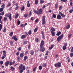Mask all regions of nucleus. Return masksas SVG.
Segmentation results:
<instances>
[{"label": "nucleus", "instance_id": "obj_14", "mask_svg": "<svg viewBox=\"0 0 73 73\" xmlns=\"http://www.w3.org/2000/svg\"><path fill=\"white\" fill-rule=\"evenodd\" d=\"M9 19L10 21H11V20H12V14H10L9 15Z\"/></svg>", "mask_w": 73, "mask_h": 73}, {"label": "nucleus", "instance_id": "obj_18", "mask_svg": "<svg viewBox=\"0 0 73 73\" xmlns=\"http://www.w3.org/2000/svg\"><path fill=\"white\" fill-rule=\"evenodd\" d=\"M0 15L1 16H3L4 15V11H3L2 13H1Z\"/></svg>", "mask_w": 73, "mask_h": 73}, {"label": "nucleus", "instance_id": "obj_7", "mask_svg": "<svg viewBox=\"0 0 73 73\" xmlns=\"http://www.w3.org/2000/svg\"><path fill=\"white\" fill-rule=\"evenodd\" d=\"M44 40H42L41 44L40 45V46H44Z\"/></svg>", "mask_w": 73, "mask_h": 73}, {"label": "nucleus", "instance_id": "obj_51", "mask_svg": "<svg viewBox=\"0 0 73 73\" xmlns=\"http://www.w3.org/2000/svg\"><path fill=\"white\" fill-rule=\"evenodd\" d=\"M7 20V18L4 17L3 19V21H6Z\"/></svg>", "mask_w": 73, "mask_h": 73}, {"label": "nucleus", "instance_id": "obj_53", "mask_svg": "<svg viewBox=\"0 0 73 73\" xmlns=\"http://www.w3.org/2000/svg\"><path fill=\"white\" fill-rule=\"evenodd\" d=\"M73 53H71L70 54V56L71 57H73Z\"/></svg>", "mask_w": 73, "mask_h": 73}, {"label": "nucleus", "instance_id": "obj_19", "mask_svg": "<svg viewBox=\"0 0 73 73\" xmlns=\"http://www.w3.org/2000/svg\"><path fill=\"white\" fill-rule=\"evenodd\" d=\"M11 5V3L10 2H8V3L7 5V6L8 7H10Z\"/></svg>", "mask_w": 73, "mask_h": 73}, {"label": "nucleus", "instance_id": "obj_42", "mask_svg": "<svg viewBox=\"0 0 73 73\" xmlns=\"http://www.w3.org/2000/svg\"><path fill=\"white\" fill-rule=\"evenodd\" d=\"M70 52L71 53H73V47H72L71 50H70Z\"/></svg>", "mask_w": 73, "mask_h": 73}, {"label": "nucleus", "instance_id": "obj_41", "mask_svg": "<svg viewBox=\"0 0 73 73\" xmlns=\"http://www.w3.org/2000/svg\"><path fill=\"white\" fill-rule=\"evenodd\" d=\"M3 11V8H1L0 9V12H1Z\"/></svg>", "mask_w": 73, "mask_h": 73}, {"label": "nucleus", "instance_id": "obj_58", "mask_svg": "<svg viewBox=\"0 0 73 73\" xmlns=\"http://www.w3.org/2000/svg\"><path fill=\"white\" fill-rule=\"evenodd\" d=\"M41 33L42 35H44V32L43 31H41Z\"/></svg>", "mask_w": 73, "mask_h": 73}, {"label": "nucleus", "instance_id": "obj_57", "mask_svg": "<svg viewBox=\"0 0 73 73\" xmlns=\"http://www.w3.org/2000/svg\"><path fill=\"white\" fill-rule=\"evenodd\" d=\"M28 52H29V51H26L25 53V54H28Z\"/></svg>", "mask_w": 73, "mask_h": 73}, {"label": "nucleus", "instance_id": "obj_16", "mask_svg": "<svg viewBox=\"0 0 73 73\" xmlns=\"http://www.w3.org/2000/svg\"><path fill=\"white\" fill-rule=\"evenodd\" d=\"M61 33L60 31L58 32V33L56 34V36H59L60 35H61Z\"/></svg>", "mask_w": 73, "mask_h": 73}, {"label": "nucleus", "instance_id": "obj_56", "mask_svg": "<svg viewBox=\"0 0 73 73\" xmlns=\"http://www.w3.org/2000/svg\"><path fill=\"white\" fill-rule=\"evenodd\" d=\"M5 7V5L4 4H3L2 6L1 7L2 8H4Z\"/></svg>", "mask_w": 73, "mask_h": 73}, {"label": "nucleus", "instance_id": "obj_3", "mask_svg": "<svg viewBox=\"0 0 73 73\" xmlns=\"http://www.w3.org/2000/svg\"><path fill=\"white\" fill-rule=\"evenodd\" d=\"M54 66L55 67L58 66V68H60L61 66V64L59 62H58L57 63H56L54 64Z\"/></svg>", "mask_w": 73, "mask_h": 73}, {"label": "nucleus", "instance_id": "obj_55", "mask_svg": "<svg viewBox=\"0 0 73 73\" xmlns=\"http://www.w3.org/2000/svg\"><path fill=\"white\" fill-rule=\"evenodd\" d=\"M61 16L62 17H63V18H64V17H65V15H63V14Z\"/></svg>", "mask_w": 73, "mask_h": 73}, {"label": "nucleus", "instance_id": "obj_37", "mask_svg": "<svg viewBox=\"0 0 73 73\" xmlns=\"http://www.w3.org/2000/svg\"><path fill=\"white\" fill-rule=\"evenodd\" d=\"M2 29V25L0 24V31H1Z\"/></svg>", "mask_w": 73, "mask_h": 73}, {"label": "nucleus", "instance_id": "obj_8", "mask_svg": "<svg viewBox=\"0 0 73 73\" xmlns=\"http://www.w3.org/2000/svg\"><path fill=\"white\" fill-rule=\"evenodd\" d=\"M57 19L58 20H60L61 19V16L60 14H58L57 16Z\"/></svg>", "mask_w": 73, "mask_h": 73}, {"label": "nucleus", "instance_id": "obj_5", "mask_svg": "<svg viewBox=\"0 0 73 73\" xmlns=\"http://www.w3.org/2000/svg\"><path fill=\"white\" fill-rule=\"evenodd\" d=\"M42 25H44L45 24V16L43 17L42 19Z\"/></svg>", "mask_w": 73, "mask_h": 73}, {"label": "nucleus", "instance_id": "obj_21", "mask_svg": "<svg viewBox=\"0 0 73 73\" xmlns=\"http://www.w3.org/2000/svg\"><path fill=\"white\" fill-rule=\"evenodd\" d=\"M54 47V45H52L51 46V47H49V49H52Z\"/></svg>", "mask_w": 73, "mask_h": 73}, {"label": "nucleus", "instance_id": "obj_49", "mask_svg": "<svg viewBox=\"0 0 73 73\" xmlns=\"http://www.w3.org/2000/svg\"><path fill=\"white\" fill-rule=\"evenodd\" d=\"M31 15H32V12L31 11H30L29 15V17L31 16Z\"/></svg>", "mask_w": 73, "mask_h": 73}, {"label": "nucleus", "instance_id": "obj_29", "mask_svg": "<svg viewBox=\"0 0 73 73\" xmlns=\"http://www.w3.org/2000/svg\"><path fill=\"white\" fill-rule=\"evenodd\" d=\"M73 9H71L70 10L69 12L70 13H72V12H73Z\"/></svg>", "mask_w": 73, "mask_h": 73}, {"label": "nucleus", "instance_id": "obj_23", "mask_svg": "<svg viewBox=\"0 0 73 73\" xmlns=\"http://www.w3.org/2000/svg\"><path fill=\"white\" fill-rule=\"evenodd\" d=\"M38 29V28L37 27L34 30V32H37V31Z\"/></svg>", "mask_w": 73, "mask_h": 73}, {"label": "nucleus", "instance_id": "obj_10", "mask_svg": "<svg viewBox=\"0 0 73 73\" xmlns=\"http://www.w3.org/2000/svg\"><path fill=\"white\" fill-rule=\"evenodd\" d=\"M55 31V29L53 27H52L50 30L51 32H54Z\"/></svg>", "mask_w": 73, "mask_h": 73}, {"label": "nucleus", "instance_id": "obj_27", "mask_svg": "<svg viewBox=\"0 0 73 73\" xmlns=\"http://www.w3.org/2000/svg\"><path fill=\"white\" fill-rule=\"evenodd\" d=\"M27 56H25L24 57V61H26V60H27Z\"/></svg>", "mask_w": 73, "mask_h": 73}, {"label": "nucleus", "instance_id": "obj_4", "mask_svg": "<svg viewBox=\"0 0 73 73\" xmlns=\"http://www.w3.org/2000/svg\"><path fill=\"white\" fill-rule=\"evenodd\" d=\"M42 12L41 9H39V11L38 10L36 11V13L37 15H40V14H41V13Z\"/></svg>", "mask_w": 73, "mask_h": 73}, {"label": "nucleus", "instance_id": "obj_31", "mask_svg": "<svg viewBox=\"0 0 73 73\" xmlns=\"http://www.w3.org/2000/svg\"><path fill=\"white\" fill-rule=\"evenodd\" d=\"M63 50H65L66 49V46H63L62 47Z\"/></svg>", "mask_w": 73, "mask_h": 73}, {"label": "nucleus", "instance_id": "obj_59", "mask_svg": "<svg viewBox=\"0 0 73 73\" xmlns=\"http://www.w3.org/2000/svg\"><path fill=\"white\" fill-rule=\"evenodd\" d=\"M27 14H25L24 15L25 17H27Z\"/></svg>", "mask_w": 73, "mask_h": 73}, {"label": "nucleus", "instance_id": "obj_22", "mask_svg": "<svg viewBox=\"0 0 73 73\" xmlns=\"http://www.w3.org/2000/svg\"><path fill=\"white\" fill-rule=\"evenodd\" d=\"M10 68L11 69V70H12V71H13V70H14L15 69V68H13L12 66H11L10 67Z\"/></svg>", "mask_w": 73, "mask_h": 73}, {"label": "nucleus", "instance_id": "obj_30", "mask_svg": "<svg viewBox=\"0 0 73 73\" xmlns=\"http://www.w3.org/2000/svg\"><path fill=\"white\" fill-rule=\"evenodd\" d=\"M13 32H11L10 34H9V36H12L13 35Z\"/></svg>", "mask_w": 73, "mask_h": 73}, {"label": "nucleus", "instance_id": "obj_13", "mask_svg": "<svg viewBox=\"0 0 73 73\" xmlns=\"http://www.w3.org/2000/svg\"><path fill=\"white\" fill-rule=\"evenodd\" d=\"M30 54L31 55H33V54H34V51L33 50H30Z\"/></svg>", "mask_w": 73, "mask_h": 73}, {"label": "nucleus", "instance_id": "obj_61", "mask_svg": "<svg viewBox=\"0 0 73 73\" xmlns=\"http://www.w3.org/2000/svg\"><path fill=\"white\" fill-rule=\"evenodd\" d=\"M27 7H30V4H27Z\"/></svg>", "mask_w": 73, "mask_h": 73}, {"label": "nucleus", "instance_id": "obj_25", "mask_svg": "<svg viewBox=\"0 0 73 73\" xmlns=\"http://www.w3.org/2000/svg\"><path fill=\"white\" fill-rule=\"evenodd\" d=\"M35 4L37 5L38 4V0H36L35 1Z\"/></svg>", "mask_w": 73, "mask_h": 73}, {"label": "nucleus", "instance_id": "obj_17", "mask_svg": "<svg viewBox=\"0 0 73 73\" xmlns=\"http://www.w3.org/2000/svg\"><path fill=\"white\" fill-rule=\"evenodd\" d=\"M55 9H57L58 8V5L56 4L55 5Z\"/></svg>", "mask_w": 73, "mask_h": 73}, {"label": "nucleus", "instance_id": "obj_32", "mask_svg": "<svg viewBox=\"0 0 73 73\" xmlns=\"http://www.w3.org/2000/svg\"><path fill=\"white\" fill-rule=\"evenodd\" d=\"M43 67H46V64L45 63H43L42 64Z\"/></svg>", "mask_w": 73, "mask_h": 73}, {"label": "nucleus", "instance_id": "obj_52", "mask_svg": "<svg viewBox=\"0 0 73 73\" xmlns=\"http://www.w3.org/2000/svg\"><path fill=\"white\" fill-rule=\"evenodd\" d=\"M48 53H49V52L48 51L46 52V53L45 55L46 56H47V55L48 54Z\"/></svg>", "mask_w": 73, "mask_h": 73}, {"label": "nucleus", "instance_id": "obj_28", "mask_svg": "<svg viewBox=\"0 0 73 73\" xmlns=\"http://www.w3.org/2000/svg\"><path fill=\"white\" fill-rule=\"evenodd\" d=\"M62 8H63V7H62V6H60L59 7V10H61V9H62Z\"/></svg>", "mask_w": 73, "mask_h": 73}, {"label": "nucleus", "instance_id": "obj_47", "mask_svg": "<svg viewBox=\"0 0 73 73\" xmlns=\"http://www.w3.org/2000/svg\"><path fill=\"white\" fill-rule=\"evenodd\" d=\"M21 27H22V28H24V24H22L21 25Z\"/></svg>", "mask_w": 73, "mask_h": 73}, {"label": "nucleus", "instance_id": "obj_1", "mask_svg": "<svg viewBox=\"0 0 73 73\" xmlns=\"http://www.w3.org/2000/svg\"><path fill=\"white\" fill-rule=\"evenodd\" d=\"M25 65H23V64H21L19 66V69L20 70V72L21 73H23V70H25Z\"/></svg>", "mask_w": 73, "mask_h": 73}, {"label": "nucleus", "instance_id": "obj_36", "mask_svg": "<svg viewBox=\"0 0 73 73\" xmlns=\"http://www.w3.org/2000/svg\"><path fill=\"white\" fill-rule=\"evenodd\" d=\"M40 3L41 4H42L44 3V0H40Z\"/></svg>", "mask_w": 73, "mask_h": 73}, {"label": "nucleus", "instance_id": "obj_39", "mask_svg": "<svg viewBox=\"0 0 73 73\" xmlns=\"http://www.w3.org/2000/svg\"><path fill=\"white\" fill-rule=\"evenodd\" d=\"M14 40L15 41H17V38H16V36H14Z\"/></svg>", "mask_w": 73, "mask_h": 73}, {"label": "nucleus", "instance_id": "obj_48", "mask_svg": "<svg viewBox=\"0 0 73 73\" xmlns=\"http://www.w3.org/2000/svg\"><path fill=\"white\" fill-rule=\"evenodd\" d=\"M0 64H1V65H3V61H0Z\"/></svg>", "mask_w": 73, "mask_h": 73}, {"label": "nucleus", "instance_id": "obj_64", "mask_svg": "<svg viewBox=\"0 0 73 73\" xmlns=\"http://www.w3.org/2000/svg\"><path fill=\"white\" fill-rule=\"evenodd\" d=\"M17 60L18 61H19V60L20 59V57H17Z\"/></svg>", "mask_w": 73, "mask_h": 73}, {"label": "nucleus", "instance_id": "obj_54", "mask_svg": "<svg viewBox=\"0 0 73 73\" xmlns=\"http://www.w3.org/2000/svg\"><path fill=\"white\" fill-rule=\"evenodd\" d=\"M13 64V62H10V66H11V65H12Z\"/></svg>", "mask_w": 73, "mask_h": 73}, {"label": "nucleus", "instance_id": "obj_43", "mask_svg": "<svg viewBox=\"0 0 73 73\" xmlns=\"http://www.w3.org/2000/svg\"><path fill=\"white\" fill-rule=\"evenodd\" d=\"M20 21H17V24L18 25H20Z\"/></svg>", "mask_w": 73, "mask_h": 73}, {"label": "nucleus", "instance_id": "obj_45", "mask_svg": "<svg viewBox=\"0 0 73 73\" xmlns=\"http://www.w3.org/2000/svg\"><path fill=\"white\" fill-rule=\"evenodd\" d=\"M35 41L36 42H38L39 41V40H38V38H36L35 39Z\"/></svg>", "mask_w": 73, "mask_h": 73}, {"label": "nucleus", "instance_id": "obj_9", "mask_svg": "<svg viewBox=\"0 0 73 73\" xmlns=\"http://www.w3.org/2000/svg\"><path fill=\"white\" fill-rule=\"evenodd\" d=\"M19 17V14L17 13H16L15 15V17L16 19L17 18Z\"/></svg>", "mask_w": 73, "mask_h": 73}, {"label": "nucleus", "instance_id": "obj_34", "mask_svg": "<svg viewBox=\"0 0 73 73\" xmlns=\"http://www.w3.org/2000/svg\"><path fill=\"white\" fill-rule=\"evenodd\" d=\"M6 28L5 27L4 28V29L3 30V32H4V33H5V32H6Z\"/></svg>", "mask_w": 73, "mask_h": 73}, {"label": "nucleus", "instance_id": "obj_62", "mask_svg": "<svg viewBox=\"0 0 73 73\" xmlns=\"http://www.w3.org/2000/svg\"><path fill=\"white\" fill-rule=\"evenodd\" d=\"M3 54H6V53H7L6 51H5V50L3 51Z\"/></svg>", "mask_w": 73, "mask_h": 73}, {"label": "nucleus", "instance_id": "obj_12", "mask_svg": "<svg viewBox=\"0 0 73 73\" xmlns=\"http://www.w3.org/2000/svg\"><path fill=\"white\" fill-rule=\"evenodd\" d=\"M9 64V61H7L5 63V65L7 66H8V64Z\"/></svg>", "mask_w": 73, "mask_h": 73}, {"label": "nucleus", "instance_id": "obj_33", "mask_svg": "<svg viewBox=\"0 0 73 73\" xmlns=\"http://www.w3.org/2000/svg\"><path fill=\"white\" fill-rule=\"evenodd\" d=\"M27 42H28V41H24L23 44L24 45H25V44H27Z\"/></svg>", "mask_w": 73, "mask_h": 73}, {"label": "nucleus", "instance_id": "obj_11", "mask_svg": "<svg viewBox=\"0 0 73 73\" xmlns=\"http://www.w3.org/2000/svg\"><path fill=\"white\" fill-rule=\"evenodd\" d=\"M26 37V36L25 35H22L21 37V38L23 39V38H25Z\"/></svg>", "mask_w": 73, "mask_h": 73}, {"label": "nucleus", "instance_id": "obj_50", "mask_svg": "<svg viewBox=\"0 0 73 73\" xmlns=\"http://www.w3.org/2000/svg\"><path fill=\"white\" fill-rule=\"evenodd\" d=\"M21 50V47H19L18 48V50L19 51H20Z\"/></svg>", "mask_w": 73, "mask_h": 73}, {"label": "nucleus", "instance_id": "obj_44", "mask_svg": "<svg viewBox=\"0 0 73 73\" xmlns=\"http://www.w3.org/2000/svg\"><path fill=\"white\" fill-rule=\"evenodd\" d=\"M36 67H35L33 69V72H35V70H36Z\"/></svg>", "mask_w": 73, "mask_h": 73}, {"label": "nucleus", "instance_id": "obj_38", "mask_svg": "<svg viewBox=\"0 0 73 73\" xmlns=\"http://www.w3.org/2000/svg\"><path fill=\"white\" fill-rule=\"evenodd\" d=\"M52 14L53 15V17L54 18H56V15L54 14L53 13H52Z\"/></svg>", "mask_w": 73, "mask_h": 73}, {"label": "nucleus", "instance_id": "obj_6", "mask_svg": "<svg viewBox=\"0 0 73 73\" xmlns=\"http://www.w3.org/2000/svg\"><path fill=\"white\" fill-rule=\"evenodd\" d=\"M43 46H40V50L42 52H43L45 50V48L43 47Z\"/></svg>", "mask_w": 73, "mask_h": 73}, {"label": "nucleus", "instance_id": "obj_20", "mask_svg": "<svg viewBox=\"0 0 73 73\" xmlns=\"http://www.w3.org/2000/svg\"><path fill=\"white\" fill-rule=\"evenodd\" d=\"M28 34L29 35H31L32 34V31L30 30L28 32Z\"/></svg>", "mask_w": 73, "mask_h": 73}, {"label": "nucleus", "instance_id": "obj_60", "mask_svg": "<svg viewBox=\"0 0 73 73\" xmlns=\"http://www.w3.org/2000/svg\"><path fill=\"white\" fill-rule=\"evenodd\" d=\"M25 35H28V34L27 33V32H25Z\"/></svg>", "mask_w": 73, "mask_h": 73}, {"label": "nucleus", "instance_id": "obj_35", "mask_svg": "<svg viewBox=\"0 0 73 73\" xmlns=\"http://www.w3.org/2000/svg\"><path fill=\"white\" fill-rule=\"evenodd\" d=\"M5 17H9V15L8 14H6L5 15Z\"/></svg>", "mask_w": 73, "mask_h": 73}, {"label": "nucleus", "instance_id": "obj_15", "mask_svg": "<svg viewBox=\"0 0 73 73\" xmlns=\"http://www.w3.org/2000/svg\"><path fill=\"white\" fill-rule=\"evenodd\" d=\"M23 56H24V53H22L20 54V57L22 58V57H23Z\"/></svg>", "mask_w": 73, "mask_h": 73}, {"label": "nucleus", "instance_id": "obj_40", "mask_svg": "<svg viewBox=\"0 0 73 73\" xmlns=\"http://www.w3.org/2000/svg\"><path fill=\"white\" fill-rule=\"evenodd\" d=\"M69 28H70V25H68L66 27V29H69Z\"/></svg>", "mask_w": 73, "mask_h": 73}, {"label": "nucleus", "instance_id": "obj_63", "mask_svg": "<svg viewBox=\"0 0 73 73\" xmlns=\"http://www.w3.org/2000/svg\"><path fill=\"white\" fill-rule=\"evenodd\" d=\"M19 6H17V7H16V8H15V9L16 10H17V9H19Z\"/></svg>", "mask_w": 73, "mask_h": 73}, {"label": "nucleus", "instance_id": "obj_2", "mask_svg": "<svg viewBox=\"0 0 73 73\" xmlns=\"http://www.w3.org/2000/svg\"><path fill=\"white\" fill-rule=\"evenodd\" d=\"M63 36H64V35H63V34H62L61 35L58 37V38H57V40L58 42H59L60 40L62 39L63 37Z\"/></svg>", "mask_w": 73, "mask_h": 73}, {"label": "nucleus", "instance_id": "obj_26", "mask_svg": "<svg viewBox=\"0 0 73 73\" xmlns=\"http://www.w3.org/2000/svg\"><path fill=\"white\" fill-rule=\"evenodd\" d=\"M39 69V70H41V69H42V66H39L38 67Z\"/></svg>", "mask_w": 73, "mask_h": 73}, {"label": "nucleus", "instance_id": "obj_46", "mask_svg": "<svg viewBox=\"0 0 73 73\" xmlns=\"http://www.w3.org/2000/svg\"><path fill=\"white\" fill-rule=\"evenodd\" d=\"M25 9V7L24 6H23L22 7V9H21V11H23V10H24V9Z\"/></svg>", "mask_w": 73, "mask_h": 73}, {"label": "nucleus", "instance_id": "obj_24", "mask_svg": "<svg viewBox=\"0 0 73 73\" xmlns=\"http://www.w3.org/2000/svg\"><path fill=\"white\" fill-rule=\"evenodd\" d=\"M51 33H52V36H55V33L54 32H52Z\"/></svg>", "mask_w": 73, "mask_h": 73}]
</instances>
